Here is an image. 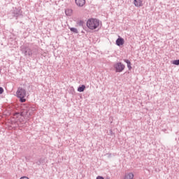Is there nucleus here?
Here are the masks:
<instances>
[{"label": "nucleus", "mask_w": 179, "mask_h": 179, "mask_svg": "<svg viewBox=\"0 0 179 179\" xmlns=\"http://www.w3.org/2000/svg\"><path fill=\"white\" fill-rule=\"evenodd\" d=\"M3 93V88L0 87V94H2Z\"/></svg>", "instance_id": "2eb2a0df"}, {"label": "nucleus", "mask_w": 179, "mask_h": 179, "mask_svg": "<svg viewBox=\"0 0 179 179\" xmlns=\"http://www.w3.org/2000/svg\"><path fill=\"white\" fill-rule=\"evenodd\" d=\"M72 12H73L72 9L67 8L65 10V13H66V16H71Z\"/></svg>", "instance_id": "9d476101"}, {"label": "nucleus", "mask_w": 179, "mask_h": 179, "mask_svg": "<svg viewBox=\"0 0 179 179\" xmlns=\"http://www.w3.org/2000/svg\"><path fill=\"white\" fill-rule=\"evenodd\" d=\"M106 179H110V178H106Z\"/></svg>", "instance_id": "412c9836"}, {"label": "nucleus", "mask_w": 179, "mask_h": 179, "mask_svg": "<svg viewBox=\"0 0 179 179\" xmlns=\"http://www.w3.org/2000/svg\"><path fill=\"white\" fill-rule=\"evenodd\" d=\"M124 43H125V41L122 38H118L116 40V44L118 45V47H121V45H124Z\"/></svg>", "instance_id": "0eeeda50"}, {"label": "nucleus", "mask_w": 179, "mask_h": 179, "mask_svg": "<svg viewBox=\"0 0 179 179\" xmlns=\"http://www.w3.org/2000/svg\"><path fill=\"white\" fill-rule=\"evenodd\" d=\"M127 66H128L129 69H131V68H132V67H131V63L127 64Z\"/></svg>", "instance_id": "a211bd4d"}, {"label": "nucleus", "mask_w": 179, "mask_h": 179, "mask_svg": "<svg viewBox=\"0 0 179 179\" xmlns=\"http://www.w3.org/2000/svg\"><path fill=\"white\" fill-rule=\"evenodd\" d=\"M96 179H104V178L103 176H98Z\"/></svg>", "instance_id": "f3484780"}, {"label": "nucleus", "mask_w": 179, "mask_h": 179, "mask_svg": "<svg viewBox=\"0 0 179 179\" xmlns=\"http://www.w3.org/2000/svg\"><path fill=\"white\" fill-rule=\"evenodd\" d=\"M80 23H83V22L80 21Z\"/></svg>", "instance_id": "aec40b11"}, {"label": "nucleus", "mask_w": 179, "mask_h": 179, "mask_svg": "<svg viewBox=\"0 0 179 179\" xmlns=\"http://www.w3.org/2000/svg\"><path fill=\"white\" fill-rule=\"evenodd\" d=\"M124 179H134V173H125Z\"/></svg>", "instance_id": "1a4fd4ad"}, {"label": "nucleus", "mask_w": 179, "mask_h": 179, "mask_svg": "<svg viewBox=\"0 0 179 179\" xmlns=\"http://www.w3.org/2000/svg\"><path fill=\"white\" fill-rule=\"evenodd\" d=\"M124 62H126V64H127L131 63V62H129V60H128V59H125Z\"/></svg>", "instance_id": "dca6fc26"}, {"label": "nucleus", "mask_w": 179, "mask_h": 179, "mask_svg": "<svg viewBox=\"0 0 179 179\" xmlns=\"http://www.w3.org/2000/svg\"><path fill=\"white\" fill-rule=\"evenodd\" d=\"M113 134H114V133L113 132V129H110V135H113Z\"/></svg>", "instance_id": "6ab92c4d"}, {"label": "nucleus", "mask_w": 179, "mask_h": 179, "mask_svg": "<svg viewBox=\"0 0 179 179\" xmlns=\"http://www.w3.org/2000/svg\"><path fill=\"white\" fill-rule=\"evenodd\" d=\"M75 2L77 6L82 8V6H85V4L86 3V0H75Z\"/></svg>", "instance_id": "423d86ee"}, {"label": "nucleus", "mask_w": 179, "mask_h": 179, "mask_svg": "<svg viewBox=\"0 0 179 179\" xmlns=\"http://www.w3.org/2000/svg\"><path fill=\"white\" fill-rule=\"evenodd\" d=\"M100 26V21L97 19L91 18L87 22V27L90 30H96Z\"/></svg>", "instance_id": "f03ea898"}, {"label": "nucleus", "mask_w": 179, "mask_h": 179, "mask_svg": "<svg viewBox=\"0 0 179 179\" xmlns=\"http://www.w3.org/2000/svg\"><path fill=\"white\" fill-rule=\"evenodd\" d=\"M14 15L17 17L20 15H21L20 10H14Z\"/></svg>", "instance_id": "f8f14e48"}, {"label": "nucleus", "mask_w": 179, "mask_h": 179, "mask_svg": "<svg viewBox=\"0 0 179 179\" xmlns=\"http://www.w3.org/2000/svg\"><path fill=\"white\" fill-rule=\"evenodd\" d=\"M113 66L115 69V72H122V71L125 69V65L122 64L121 62L115 64Z\"/></svg>", "instance_id": "39448f33"}, {"label": "nucleus", "mask_w": 179, "mask_h": 179, "mask_svg": "<svg viewBox=\"0 0 179 179\" xmlns=\"http://www.w3.org/2000/svg\"><path fill=\"white\" fill-rule=\"evenodd\" d=\"M21 51H22V53L25 57H31V55H33V50H31L29 47H21Z\"/></svg>", "instance_id": "20e7f679"}, {"label": "nucleus", "mask_w": 179, "mask_h": 179, "mask_svg": "<svg viewBox=\"0 0 179 179\" xmlns=\"http://www.w3.org/2000/svg\"><path fill=\"white\" fill-rule=\"evenodd\" d=\"M134 3L137 8H141V6H143V3H142V0H134Z\"/></svg>", "instance_id": "6e6552de"}, {"label": "nucleus", "mask_w": 179, "mask_h": 179, "mask_svg": "<svg viewBox=\"0 0 179 179\" xmlns=\"http://www.w3.org/2000/svg\"><path fill=\"white\" fill-rule=\"evenodd\" d=\"M71 31H73V33H76V34H78V29L76 28H70Z\"/></svg>", "instance_id": "ddd939ff"}, {"label": "nucleus", "mask_w": 179, "mask_h": 179, "mask_svg": "<svg viewBox=\"0 0 179 179\" xmlns=\"http://www.w3.org/2000/svg\"><path fill=\"white\" fill-rule=\"evenodd\" d=\"M173 65H179V59L173 61Z\"/></svg>", "instance_id": "4468645a"}, {"label": "nucleus", "mask_w": 179, "mask_h": 179, "mask_svg": "<svg viewBox=\"0 0 179 179\" xmlns=\"http://www.w3.org/2000/svg\"><path fill=\"white\" fill-rule=\"evenodd\" d=\"M85 89H86V86L85 85H83L81 87H79L78 88V92H85Z\"/></svg>", "instance_id": "9b49d317"}, {"label": "nucleus", "mask_w": 179, "mask_h": 179, "mask_svg": "<svg viewBox=\"0 0 179 179\" xmlns=\"http://www.w3.org/2000/svg\"><path fill=\"white\" fill-rule=\"evenodd\" d=\"M34 111H36V108L27 107L25 109H23L21 113H15L13 114V118L17 119V121H19V122H23V121H24V118H25V120H29V117L33 115Z\"/></svg>", "instance_id": "f257e3e1"}, {"label": "nucleus", "mask_w": 179, "mask_h": 179, "mask_svg": "<svg viewBox=\"0 0 179 179\" xmlns=\"http://www.w3.org/2000/svg\"><path fill=\"white\" fill-rule=\"evenodd\" d=\"M16 94H17V97H18V99H20V101L21 103L26 102V99H24L27 94V92L26 91V90H24L22 87H19L16 92Z\"/></svg>", "instance_id": "7ed1b4c3"}]
</instances>
